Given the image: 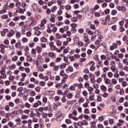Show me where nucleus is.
<instances>
[{
  "instance_id": "nucleus-1",
  "label": "nucleus",
  "mask_w": 128,
  "mask_h": 128,
  "mask_svg": "<svg viewBox=\"0 0 128 128\" xmlns=\"http://www.w3.org/2000/svg\"><path fill=\"white\" fill-rule=\"evenodd\" d=\"M6 67H2L1 69L0 70V80H6L7 77V75L6 72Z\"/></svg>"
},
{
  "instance_id": "nucleus-2",
  "label": "nucleus",
  "mask_w": 128,
  "mask_h": 128,
  "mask_svg": "<svg viewBox=\"0 0 128 128\" xmlns=\"http://www.w3.org/2000/svg\"><path fill=\"white\" fill-rule=\"evenodd\" d=\"M60 76H62L64 80H68V76L66 74V73L64 72V70H62L60 74Z\"/></svg>"
},
{
  "instance_id": "nucleus-3",
  "label": "nucleus",
  "mask_w": 128,
  "mask_h": 128,
  "mask_svg": "<svg viewBox=\"0 0 128 128\" xmlns=\"http://www.w3.org/2000/svg\"><path fill=\"white\" fill-rule=\"evenodd\" d=\"M118 10L120 12H122L125 13L126 12V6H118Z\"/></svg>"
},
{
  "instance_id": "nucleus-4",
  "label": "nucleus",
  "mask_w": 128,
  "mask_h": 128,
  "mask_svg": "<svg viewBox=\"0 0 128 128\" xmlns=\"http://www.w3.org/2000/svg\"><path fill=\"white\" fill-rule=\"evenodd\" d=\"M38 78L40 80H44L45 82H48V78L47 76H44V74L42 73L39 74Z\"/></svg>"
},
{
  "instance_id": "nucleus-5",
  "label": "nucleus",
  "mask_w": 128,
  "mask_h": 128,
  "mask_svg": "<svg viewBox=\"0 0 128 128\" xmlns=\"http://www.w3.org/2000/svg\"><path fill=\"white\" fill-rule=\"evenodd\" d=\"M84 41L85 42V44H84V46H88V44H90V41L88 40V35L84 37Z\"/></svg>"
},
{
  "instance_id": "nucleus-6",
  "label": "nucleus",
  "mask_w": 128,
  "mask_h": 128,
  "mask_svg": "<svg viewBox=\"0 0 128 128\" xmlns=\"http://www.w3.org/2000/svg\"><path fill=\"white\" fill-rule=\"evenodd\" d=\"M54 24H50L48 26L47 32H48V34H52V28H54Z\"/></svg>"
},
{
  "instance_id": "nucleus-7",
  "label": "nucleus",
  "mask_w": 128,
  "mask_h": 128,
  "mask_svg": "<svg viewBox=\"0 0 128 128\" xmlns=\"http://www.w3.org/2000/svg\"><path fill=\"white\" fill-rule=\"evenodd\" d=\"M8 8V3H6V4L4 6V8L0 11V14H6V8Z\"/></svg>"
},
{
  "instance_id": "nucleus-8",
  "label": "nucleus",
  "mask_w": 128,
  "mask_h": 128,
  "mask_svg": "<svg viewBox=\"0 0 128 128\" xmlns=\"http://www.w3.org/2000/svg\"><path fill=\"white\" fill-rule=\"evenodd\" d=\"M0 48H1V54H4V52H6V50H4V48H6V46L4 44H0Z\"/></svg>"
},
{
  "instance_id": "nucleus-9",
  "label": "nucleus",
  "mask_w": 128,
  "mask_h": 128,
  "mask_svg": "<svg viewBox=\"0 0 128 128\" xmlns=\"http://www.w3.org/2000/svg\"><path fill=\"white\" fill-rule=\"evenodd\" d=\"M90 128H96V124L94 121L90 122Z\"/></svg>"
},
{
  "instance_id": "nucleus-10",
  "label": "nucleus",
  "mask_w": 128,
  "mask_h": 128,
  "mask_svg": "<svg viewBox=\"0 0 128 128\" xmlns=\"http://www.w3.org/2000/svg\"><path fill=\"white\" fill-rule=\"evenodd\" d=\"M74 43L76 44H80V38L78 36H75L74 38Z\"/></svg>"
},
{
  "instance_id": "nucleus-11",
  "label": "nucleus",
  "mask_w": 128,
  "mask_h": 128,
  "mask_svg": "<svg viewBox=\"0 0 128 128\" xmlns=\"http://www.w3.org/2000/svg\"><path fill=\"white\" fill-rule=\"evenodd\" d=\"M46 24V19H42L41 21V23L40 24V28H44Z\"/></svg>"
},
{
  "instance_id": "nucleus-12",
  "label": "nucleus",
  "mask_w": 128,
  "mask_h": 128,
  "mask_svg": "<svg viewBox=\"0 0 128 128\" xmlns=\"http://www.w3.org/2000/svg\"><path fill=\"white\" fill-rule=\"evenodd\" d=\"M70 26H72V29L71 30H74V32H76V26H78L76 25V23H72L70 24Z\"/></svg>"
},
{
  "instance_id": "nucleus-13",
  "label": "nucleus",
  "mask_w": 128,
  "mask_h": 128,
  "mask_svg": "<svg viewBox=\"0 0 128 128\" xmlns=\"http://www.w3.org/2000/svg\"><path fill=\"white\" fill-rule=\"evenodd\" d=\"M39 106H42V102L38 100L33 105L34 108H38Z\"/></svg>"
},
{
  "instance_id": "nucleus-14",
  "label": "nucleus",
  "mask_w": 128,
  "mask_h": 128,
  "mask_svg": "<svg viewBox=\"0 0 128 128\" xmlns=\"http://www.w3.org/2000/svg\"><path fill=\"white\" fill-rule=\"evenodd\" d=\"M32 8L33 10H34V12L38 11V5L36 3H33L32 4Z\"/></svg>"
},
{
  "instance_id": "nucleus-15",
  "label": "nucleus",
  "mask_w": 128,
  "mask_h": 128,
  "mask_svg": "<svg viewBox=\"0 0 128 128\" xmlns=\"http://www.w3.org/2000/svg\"><path fill=\"white\" fill-rule=\"evenodd\" d=\"M118 48V44H116V43L113 44V45L110 46V50H114Z\"/></svg>"
},
{
  "instance_id": "nucleus-16",
  "label": "nucleus",
  "mask_w": 128,
  "mask_h": 128,
  "mask_svg": "<svg viewBox=\"0 0 128 128\" xmlns=\"http://www.w3.org/2000/svg\"><path fill=\"white\" fill-rule=\"evenodd\" d=\"M52 18L50 19L51 22H56V15L54 14H51Z\"/></svg>"
},
{
  "instance_id": "nucleus-17",
  "label": "nucleus",
  "mask_w": 128,
  "mask_h": 128,
  "mask_svg": "<svg viewBox=\"0 0 128 128\" xmlns=\"http://www.w3.org/2000/svg\"><path fill=\"white\" fill-rule=\"evenodd\" d=\"M14 30H10L8 34H7L8 36V38H10V36H14Z\"/></svg>"
},
{
  "instance_id": "nucleus-18",
  "label": "nucleus",
  "mask_w": 128,
  "mask_h": 128,
  "mask_svg": "<svg viewBox=\"0 0 128 128\" xmlns=\"http://www.w3.org/2000/svg\"><path fill=\"white\" fill-rule=\"evenodd\" d=\"M78 74V72H76L72 74L69 77L70 78L71 80H73V78H76V74Z\"/></svg>"
},
{
  "instance_id": "nucleus-19",
  "label": "nucleus",
  "mask_w": 128,
  "mask_h": 128,
  "mask_svg": "<svg viewBox=\"0 0 128 128\" xmlns=\"http://www.w3.org/2000/svg\"><path fill=\"white\" fill-rule=\"evenodd\" d=\"M95 44H96V46H97V48L96 49V50H97L98 48H100V46H101L100 42L98 40H96L95 42Z\"/></svg>"
},
{
  "instance_id": "nucleus-20",
  "label": "nucleus",
  "mask_w": 128,
  "mask_h": 128,
  "mask_svg": "<svg viewBox=\"0 0 128 128\" xmlns=\"http://www.w3.org/2000/svg\"><path fill=\"white\" fill-rule=\"evenodd\" d=\"M104 80H105L104 82L106 84H110V79L108 78H104Z\"/></svg>"
},
{
  "instance_id": "nucleus-21",
  "label": "nucleus",
  "mask_w": 128,
  "mask_h": 128,
  "mask_svg": "<svg viewBox=\"0 0 128 128\" xmlns=\"http://www.w3.org/2000/svg\"><path fill=\"white\" fill-rule=\"evenodd\" d=\"M56 46H60L62 44V42L60 40H57L56 41Z\"/></svg>"
},
{
  "instance_id": "nucleus-22",
  "label": "nucleus",
  "mask_w": 128,
  "mask_h": 128,
  "mask_svg": "<svg viewBox=\"0 0 128 128\" xmlns=\"http://www.w3.org/2000/svg\"><path fill=\"white\" fill-rule=\"evenodd\" d=\"M36 48L37 52H38V54H40V52H42V48L41 47L38 46H36Z\"/></svg>"
},
{
  "instance_id": "nucleus-23",
  "label": "nucleus",
  "mask_w": 128,
  "mask_h": 128,
  "mask_svg": "<svg viewBox=\"0 0 128 128\" xmlns=\"http://www.w3.org/2000/svg\"><path fill=\"white\" fill-rule=\"evenodd\" d=\"M32 30L30 28L29 31L26 33V36H32Z\"/></svg>"
},
{
  "instance_id": "nucleus-24",
  "label": "nucleus",
  "mask_w": 128,
  "mask_h": 128,
  "mask_svg": "<svg viewBox=\"0 0 128 128\" xmlns=\"http://www.w3.org/2000/svg\"><path fill=\"white\" fill-rule=\"evenodd\" d=\"M34 34L36 36H40L42 34V32L38 30H36Z\"/></svg>"
},
{
  "instance_id": "nucleus-25",
  "label": "nucleus",
  "mask_w": 128,
  "mask_h": 128,
  "mask_svg": "<svg viewBox=\"0 0 128 128\" xmlns=\"http://www.w3.org/2000/svg\"><path fill=\"white\" fill-rule=\"evenodd\" d=\"M44 110V108L43 107H40L38 109H36L35 112H42Z\"/></svg>"
},
{
  "instance_id": "nucleus-26",
  "label": "nucleus",
  "mask_w": 128,
  "mask_h": 128,
  "mask_svg": "<svg viewBox=\"0 0 128 128\" xmlns=\"http://www.w3.org/2000/svg\"><path fill=\"white\" fill-rule=\"evenodd\" d=\"M107 76L108 78H112L114 76V74H112V72H108Z\"/></svg>"
},
{
  "instance_id": "nucleus-27",
  "label": "nucleus",
  "mask_w": 128,
  "mask_h": 128,
  "mask_svg": "<svg viewBox=\"0 0 128 128\" xmlns=\"http://www.w3.org/2000/svg\"><path fill=\"white\" fill-rule=\"evenodd\" d=\"M16 12H19V14H24V10L20 8H16Z\"/></svg>"
},
{
  "instance_id": "nucleus-28",
  "label": "nucleus",
  "mask_w": 128,
  "mask_h": 128,
  "mask_svg": "<svg viewBox=\"0 0 128 128\" xmlns=\"http://www.w3.org/2000/svg\"><path fill=\"white\" fill-rule=\"evenodd\" d=\"M106 56H108V58L110 60V58H112L114 56V55L112 54L110 52H108L106 53Z\"/></svg>"
},
{
  "instance_id": "nucleus-29",
  "label": "nucleus",
  "mask_w": 128,
  "mask_h": 128,
  "mask_svg": "<svg viewBox=\"0 0 128 128\" xmlns=\"http://www.w3.org/2000/svg\"><path fill=\"white\" fill-rule=\"evenodd\" d=\"M58 7L56 6H53L51 8V12H56V10Z\"/></svg>"
},
{
  "instance_id": "nucleus-30",
  "label": "nucleus",
  "mask_w": 128,
  "mask_h": 128,
  "mask_svg": "<svg viewBox=\"0 0 128 128\" xmlns=\"http://www.w3.org/2000/svg\"><path fill=\"white\" fill-rule=\"evenodd\" d=\"M88 92H89L92 94V92L94 90V88L92 87V86H90L88 88Z\"/></svg>"
},
{
  "instance_id": "nucleus-31",
  "label": "nucleus",
  "mask_w": 128,
  "mask_h": 128,
  "mask_svg": "<svg viewBox=\"0 0 128 128\" xmlns=\"http://www.w3.org/2000/svg\"><path fill=\"white\" fill-rule=\"evenodd\" d=\"M14 102H16V104H18L22 102V100L19 98H17L14 100Z\"/></svg>"
},
{
  "instance_id": "nucleus-32",
  "label": "nucleus",
  "mask_w": 128,
  "mask_h": 128,
  "mask_svg": "<svg viewBox=\"0 0 128 128\" xmlns=\"http://www.w3.org/2000/svg\"><path fill=\"white\" fill-rule=\"evenodd\" d=\"M58 70H60V66H54V68H53V70L54 72H58Z\"/></svg>"
},
{
  "instance_id": "nucleus-33",
  "label": "nucleus",
  "mask_w": 128,
  "mask_h": 128,
  "mask_svg": "<svg viewBox=\"0 0 128 128\" xmlns=\"http://www.w3.org/2000/svg\"><path fill=\"white\" fill-rule=\"evenodd\" d=\"M110 70H112V72H115L116 71V68L114 65L111 66Z\"/></svg>"
},
{
  "instance_id": "nucleus-34",
  "label": "nucleus",
  "mask_w": 128,
  "mask_h": 128,
  "mask_svg": "<svg viewBox=\"0 0 128 128\" xmlns=\"http://www.w3.org/2000/svg\"><path fill=\"white\" fill-rule=\"evenodd\" d=\"M67 70H68V72H74V68L70 66H68V67Z\"/></svg>"
},
{
  "instance_id": "nucleus-35",
  "label": "nucleus",
  "mask_w": 128,
  "mask_h": 128,
  "mask_svg": "<svg viewBox=\"0 0 128 128\" xmlns=\"http://www.w3.org/2000/svg\"><path fill=\"white\" fill-rule=\"evenodd\" d=\"M122 86H123V88H126V86H128V82L126 81L122 82Z\"/></svg>"
},
{
  "instance_id": "nucleus-36",
  "label": "nucleus",
  "mask_w": 128,
  "mask_h": 128,
  "mask_svg": "<svg viewBox=\"0 0 128 128\" xmlns=\"http://www.w3.org/2000/svg\"><path fill=\"white\" fill-rule=\"evenodd\" d=\"M65 8L66 10H72V6L70 4H68L66 6Z\"/></svg>"
},
{
  "instance_id": "nucleus-37",
  "label": "nucleus",
  "mask_w": 128,
  "mask_h": 128,
  "mask_svg": "<svg viewBox=\"0 0 128 128\" xmlns=\"http://www.w3.org/2000/svg\"><path fill=\"white\" fill-rule=\"evenodd\" d=\"M48 56H50V58H54L56 54L52 52H50L48 54Z\"/></svg>"
},
{
  "instance_id": "nucleus-38",
  "label": "nucleus",
  "mask_w": 128,
  "mask_h": 128,
  "mask_svg": "<svg viewBox=\"0 0 128 128\" xmlns=\"http://www.w3.org/2000/svg\"><path fill=\"white\" fill-rule=\"evenodd\" d=\"M82 122V126H88V121H86V120H83Z\"/></svg>"
},
{
  "instance_id": "nucleus-39",
  "label": "nucleus",
  "mask_w": 128,
  "mask_h": 128,
  "mask_svg": "<svg viewBox=\"0 0 128 128\" xmlns=\"http://www.w3.org/2000/svg\"><path fill=\"white\" fill-rule=\"evenodd\" d=\"M102 70L104 72H108V70H110V68L104 67L103 68Z\"/></svg>"
},
{
  "instance_id": "nucleus-40",
  "label": "nucleus",
  "mask_w": 128,
  "mask_h": 128,
  "mask_svg": "<svg viewBox=\"0 0 128 128\" xmlns=\"http://www.w3.org/2000/svg\"><path fill=\"white\" fill-rule=\"evenodd\" d=\"M30 94L31 96H36V92L32 90L30 92Z\"/></svg>"
},
{
  "instance_id": "nucleus-41",
  "label": "nucleus",
  "mask_w": 128,
  "mask_h": 128,
  "mask_svg": "<svg viewBox=\"0 0 128 128\" xmlns=\"http://www.w3.org/2000/svg\"><path fill=\"white\" fill-rule=\"evenodd\" d=\"M111 82L113 84H118V81L116 78H112Z\"/></svg>"
},
{
  "instance_id": "nucleus-42",
  "label": "nucleus",
  "mask_w": 128,
  "mask_h": 128,
  "mask_svg": "<svg viewBox=\"0 0 128 128\" xmlns=\"http://www.w3.org/2000/svg\"><path fill=\"white\" fill-rule=\"evenodd\" d=\"M28 88H36V85H34V84H28Z\"/></svg>"
},
{
  "instance_id": "nucleus-43",
  "label": "nucleus",
  "mask_w": 128,
  "mask_h": 128,
  "mask_svg": "<svg viewBox=\"0 0 128 128\" xmlns=\"http://www.w3.org/2000/svg\"><path fill=\"white\" fill-rule=\"evenodd\" d=\"M101 90H103L104 92H106V86L104 85H102L100 86Z\"/></svg>"
},
{
  "instance_id": "nucleus-44",
  "label": "nucleus",
  "mask_w": 128,
  "mask_h": 128,
  "mask_svg": "<svg viewBox=\"0 0 128 128\" xmlns=\"http://www.w3.org/2000/svg\"><path fill=\"white\" fill-rule=\"evenodd\" d=\"M119 75L120 76H126V72L124 71H120L119 72Z\"/></svg>"
},
{
  "instance_id": "nucleus-45",
  "label": "nucleus",
  "mask_w": 128,
  "mask_h": 128,
  "mask_svg": "<svg viewBox=\"0 0 128 128\" xmlns=\"http://www.w3.org/2000/svg\"><path fill=\"white\" fill-rule=\"evenodd\" d=\"M28 116L26 115H22L21 116L22 120H28Z\"/></svg>"
},
{
  "instance_id": "nucleus-46",
  "label": "nucleus",
  "mask_w": 128,
  "mask_h": 128,
  "mask_svg": "<svg viewBox=\"0 0 128 128\" xmlns=\"http://www.w3.org/2000/svg\"><path fill=\"white\" fill-rule=\"evenodd\" d=\"M104 66H110V60H106L105 61H104Z\"/></svg>"
},
{
  "instance_id": "nucleus-47",
  "label": "nucleus",
  "mask_w": 128,
  "mask_h": 128,
  "mask_svg": "<svg viewBox=\"0 0 128 128\" xmlns=\"http://www.w3.org/2000/svg\"><path fill=\"white\" fill-rule=\"evenodd\" d=\"M72 22H78V18L76 17H73L71 20Z\"/></svg>"
},
{
  "instance_id": "nucleus-48",
  "label": "nucleus",
  "mask_w": 128,
  "mask_h": 128,
  "mask_svg": "<svg viewBox=\"0 0 128 128\" xmlns=\"http://www.w3.org/2000/svg\"><path fill=\"white\" fill-rule=\"evenodd\" d=\"M84 120H90V116H89L87 114H84Z\"/></svg>"
},
{
  "instance_id": "nucleus-49",
  "label": "nucleus",
  "mask_w": 128,
  "mask_h": 128,
  "mask_svg": "<svg viewBox=\"0 0 128 128\" xmlns=\"http://www.w3.org/2000/svg\"><path fill=\"white\" fill-rule=\"evenodd\" d=\"M56 38H58V40H60V38H62V35H60V34L58 33L56 34Z\"/></svg>"
},
{
  "instance_id": "nucleus-50",
  "label": "nucleus",
  "mask_w": 128,
  "mask_h": 128,
  "mask_svg": "<svg viewBox=\"0 0 128 128\" xmlns=\"http://www.w3.org/2000/svg\"><path fill=\"white\" fill-rule=\"evenodd\" d=\"M16 8H20V2H16Z\"/></svg>"
},
{
  "instance_id": "nucleus-51",
  "label": "nucleus",
  "mask_w": 128,
  "mask_h": 128,
  "mask_svg": "<svg viewBox=\"0 0 128 128\" xmlns=\"http://www.w3.org/2000/svg\"><path fill=\"white\" fill-rule=\"evenodd\" d=\"M94 75L96 76H100V71L98 70L95 72Z\"/></svg>"
},
{
  "instance_id": "nucleus-52",
  "label": "nucleus",
  "mask_w": 128,
  "mask_h": 128,
  "mask_svg": "<svg viewBox=\"0 0 128 128\" xmlns=\"http://www.w3.org/2000/svg\"><path fill=\"white\" fill-rule=\"evenodd\" d=\"M102 81V79L101 78H98L96 79V82L98 84H100Z\"/></svg>"
},
{
  "instance_id": "nucleus-53",
  "label": "nucleus",
  "mask_w": 128,
  "mask_h": 128,
  "mask_svg": "<svg viewBox=\"0 0 128 128\" xmlns=\"http://www.w3.org/2000/svg\"><path fill=\"white\" fill-rule=\"evenodd\" d=\"M122 2L124 4L128 6V0H122Z\"/></svg>"
},
{
  "instance_id": "nucleus-54",
  "label": "nucleus",
  "mask_w": 128,
  "mask_h": 128,
  "mask_svg": "<svg viewBox=\"0 0 128 128\" xmlns=\"http://www.w3.org/2000/svg\"><path fill=\"white\" fill-rule=\"evenodd\" d=\"M18 56H14V57L12 58V62H16V60H18Z\"/></svg>"
},
{
  "instance_id": "nucleus-55",
  "label": "nucleus",
  "mask_w": 128,
  "mask_h": 128,
  "mask_svg": "<svg viewBox=\"0 0 128 128\" xmlns=\"http://www.w3.org/2000/svg\"><path fill=\"white\" fill-rule=\"evenodd\" d=\"M118 14V10H113L112 12V16H116Z\"/></svg>"
},
{
  "instance_id": "nucleus-56",
  "label": "nucleus",
  "mask_w": 128,
  "mask_h": 128,
  "mask_svg": "<svg viewBox=\"0 0 128 128\" xmlns=\"http://www.w3.org/2000/svg\"><path fill=\"white\" fill-rule=\"evenodd\" d=\"M22 36V34H20L19 32H17L16 34V38H20Z\"/></svg>"
},
{
  "instance_id": "nucleus-57",
  "label": "nucleus",
  "mask_w": 128,
  "mask_h": 128,
  "mask_svg": "<svg viewBox=\"0 0 128 128\" xmlns=\"http://www.w3.org/2000/svg\"><path fill=\"white\" fill-rule=\"evenodd\" d=\"M93 88H95V90L98 88H100V86L98 84H93Z\"/></svg>"
},
{
  "instance_id": "nucleus-58",
  "label": "nucleus",
  "mask_w": 128,
  "mask_h": 128,
  "mask_svg": "<svg viewBox=\"0 0 128 128\" xmlns=\"http://www.w3.org/2000/svg\"><path fill=\"white\" fill-rule=\"evenodd\" d=\"M35 90L37 92H40V86H38L37 87H36L35 88Z\"/></svg>"
},
{
  "instance_id": "nucleus-59",
  "label": "nucleus",
  "mask_w": 128,
  "mask_h": 128,
  "mask_svg": "<svg viewBox=\"0 0 128 128\" xmlns=\"http://www.w3.org/2000/svg\"><path fill=\"white\" fill-rule=\"evenodd\" d=\"M40 42H46V38L44 37H42L40 38Z\"/></svg>"
},
{
  "instance_id": "nucleus-60",
  "label": "nucleus",
  "mask_w": 128,
  "mask_h": 128,
  "mask_svg": "<svg viewBox=\"0 0 128 128\" xmlns=\"http://www.w3.org/2000/svg\"><path fill=\"white\" fill-rule=\"evenodd\" d=\"M70 90H72L73 92H74L76 90V86H74V85H72L70 87Z\"/></svg>"
},
{
  "instance_id": "nucleus-61",
  "label": "nucleus",
  "mask_w": 128,
  "mask_h": 128,
  "mask_svg": "<svg viewBox=\"0 0 128 128\" xmlns=\"http://www.w3.org/2000/svg\"><path fill=\"white\" fill-rule=\"evenodd\" d=\"M106 59V55H102L100 56V60H104Z\"/></svg>"
},
{
  "instance_id": "nucleus-62",
  "label": "nucleus",
  "mask_w": 128,
  "mask_h": 128,
  "mask_svg": "<svg viewBox=\"0 0 128 128\" xmlns=\"http://www.w3.org/2000/svg\"><path fill=\"white\" fill-rule=\"evenodd\" d=\"M8 126L10 128H14V123L12 122H10L8 123Z\"/></svg>"
},
{
  "instance_id": "nucleus-63",
  "label": "nucleus",
  "mask_w": 128,
  "mask_h": 128,
  "mask_svg": "<svg viewBox=\"0 0 128 128\" xmlns=\"http://www.w3.org/2000/svg\"><path fill=\"white\" fill-rule=\"evenodd\" d=\"M78 82H84V78H82V77H78Z\"/></svg>"
},
{
  "instance_id": "nucleus-64",
  "label": "nucleus",
  "mask_w": 128,
  "mask_h": 128,
  "mask_svg": "<svg viewBox=\"0 0 128 128\" xmlns=\"http://www.w3.org/2000/svg\"><path fill=\"white\" fill-rule=\"evenodd\" d=\"M66 96L68 98H72V93H68L67 95Z\"/></svg>"
}]
</instances>
